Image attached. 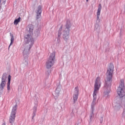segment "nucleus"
Wrapping results in <instances>:
<instances>
[{
    "mask_svg": "<svg viewBox=\"0 0 125 125\" xmlns=\"http://www.w3.org/2000/svg\"><path fill=\"white\" fill-rule=\"evenodd\" d=\"M38 108V103L35 104L34 106L33 107V113L32 114V121L34 122L35 119L34 118L36 117V115L37 114V108Z\"/></svg>",
    "mask_w": 125,
    "mask_h": 125,
    "instance_id": "11",
    "label": "nucleus"
},
{
    "mask_svg": "<svg viewBox=\"0 0 125 125\" xmlns=\"http://www.w3.org/2000/svg\"><path fill=\"white\" fill-rule=\"evenodd\" d=\"M100 123L101 124H102L103 123V117H101L100 119Z\"/></svg>",
    "mask_w": 125,
    "mask_h": 125,
    "instance_id": "20",
    "label": "nucleus"
},
{
    "mask_svg": "<svg viewBox=\"0 0 125 125\" xmlns=\"http://www.w3.org/2000/svg\"><path fill=\"white\" fill-rule=\"evenodd\" d=\"M24 42H25V43H28L29 45H27V46L24 48L23 51L24 59L22 62L25 66H28V65H29L28 56L29 55V52H30V49L32 48V46H33L34 44V39H31L30 36L27 35L25 36Z\"/></svg>",
    "mask_w": 125,
    "mask_h": 125,
    "instance_id": "3",
    "label": "nucleus"
},
{
    "mask_svg": "<svg viewBox=\"0 0 125 125\" xmlns=\"http://www.w3.org/2000/svg\"><path fill=\"white\" fill-rule=\"evenodd\" d=\"M114 64L110 63L108 64V68L106 72V80L104 84V88L105 91L104 92V96L105 98L110 97V93H111V85H112V79L113 78V74L114 73Z\"/></svg>",
    "mask_w": 125,
    "mask_h": 125,
    "instance_id": "1",
    "label": "nucleus"
},
{
    "mask_svg": "<svg viewBox=\"0 0 125 125\" xmlns=\"http://www.w3.org/2000/svg\"><path fill=\"white\" fill-rule=\"evenodd\" d=\"M102 8V6L101 5V4H99V6H98V9L97 10V21H98L99 20V17L100 16V13L101 12V9Z\"/></svg>",
    "mask_w": 125,
    "mask_h": 125,
    "instance_id": "14",
    "label": "nucleus"
},
{
    "mask_svg": "<svg viewBox=\"0 0 125 125\" xmlns=\"http://www.w3.org/2000/svg\"><path fill=\"white\" fill-rule=\"evenodd\" d=\"M17 110V104H15L12 109L11 114L9 119V123L11 125H13L14 124V122H15V118H16V113Z\"/></svg>",
    "mask_w": 125,
    "mask_h": 125,
    "instance_id": "6",
    "label": "nucleus"
},
{
    "mask_svg": "<svg viewBox=\"0 0 125 125\" xmlns=\"http://www.w3.org/2000/svg\"><path fill=\"white\" fill-rule=\"evenodd\" d=\"M65 28L63 31V38L64 41L66 42H68L69 40V35H70V28L72 27V24L69 20H67L65 25Z\"/></svg>",
    "mask_w": 125,
    "mask_h": 125,
    "instance_id": "4",
    "label": "nucleus"
},
{
    "mask_svg": "<svg viewBox=\"0 0 125 125\" xmlns=\"http://www.w3.org/2000/svg\"><path fill=\"white\" fill-rule=\"evenodd\" d=\"M55 63V52H53L46 62V69H50Z\"/></svg>",
    "mask_w": 125,
    "mask_h": 125,
    "instance_id": "5",
    "label": "nucleus"
},
{
    "mask_svg": "<svg viewBox=\"0 0 125 125\" xmlns=\"http://www.w3.org/2000/svg\"><path fill=\"white\" fill-rule=\"evenodd\" d=\"M95 31H96L97 32H100V25L98 23H96L95 25V28H94Z\"/></svg>",
    "mask_w": 125,
    "mask_h": 125,
    "instance_id": "17",
    "label": "nucleus"
},
{
    "mask_svg": "<svg viewBox=\"0 0 125 125\" xmlns=\"http://www.w3.org/2000/svg\"><path fill=\"white\" fill-rule=\"evenodd\" d=\"M61 90V89L60 88V86H58L56 89L55 93L53 94V96L55 97H55H58V96H59V93H60Z\"/></svg>",
    "mask_w": 125,
    "mask_h": 125,
    "instance_id": "13",
    "label": "nucleus"
},
{
    "mask_svg": "<svg viewBox=\"0 0 125 125\" xmlns=\"http://www.w3.org/2000/svg\"><path fill=\"white\" fill-rule=\"evenodd\" d=\"M79 86H76L74 89V94L73 95L74 104H75V103L77 102V100H78V98L79 97Z\"/></svg>",
    "mask_w": 125,
    "mask_h": 125,
    "instance_id": "9",
    "label": "nucleus"
},
{
    "mask_svg": "<svg viewBox=\"0 0 125 125\" xmlns=\"http://www.w3.org/2000/svg\"><path fill=\"white\" fill-rule=\"evenodd\" d=\"M33 31H34V25L32 24H28V26L26 27V32H27V33H29V34L30 35L27 34V35H25L24 37V38H25L24 40H25V39H26V36H29L31 40H33L34 42H35V40L32 38V36H31V35H33Z\"/></svg>",
    "mask_w": 125,
    "mask_h": 125,
    "instance_id": "7",
    "label": "nucleus"
},
{
    "mask_svg": "<svg viewBox=\"0 0 125 125\" xmlns=\"http://www.w3.org/2000/svg\"><path fill=\"white\" fill-rule=\"evenodd\" d=\"M101 85V82L100 81V78L97 77L95 81L94 89L93 93V101L91 105V112L90 114L89 124H92V121L94 118V106L96 104V99H97V93L100 86Z\"/></svg>",
    "mask_w": 125,
    "mask_h": 125,
    "instance_id": "2",
    "label": "nucleus"
},
{
    "mask_svg": "<svg viewBox=\"0 0 125 125\" xmlns=\"http://www.w3.org/2000/svg\"><path fill=\"white\" fill-rule=\"evenodd\" d=\"M62 29H63V25H61L59 29V32L58 34V38L57 39L58 43H59L60 42V37H61V35L62 34Z\"/></svg>",
    "mask_w": 125,
    "mask_h": 125,
    "instance_id": "12",
    "label": "nucleus"
},
{
    "mask_svg": "<svg viewBox=\"0 0 125 125\" xmlns=\"http://www.w3.org/2000/svg\"><path fill=\"white\" fill-rule=\"evenodd\" d=\"M89 0H86V2H87Z\"/></svg>",
    "mask_w": 125,
    "mask_h": 125,
    "instance_id": "24",
    "label": "nucleus"
},
{
    "mask_svg": "<svg viewBox=\"0 0 125 125\" xmlns=\"http://www.w3.org/2000/svg\"><path fill=\"white\" fill-rule=\"evenodd\" d=\"M5 1H6V0H5V1H3V3H4V4L5 3Z\"/></svg>",
    "mask_w": 125,
    "mask_h": 125,
    "instance_id": "22",
    "label": "nucleus"
},
{
    "mask_svg": "<svg viewBox=\"0 0 125 125\" xmlns=\"http://www.w3.org/2000/svg\"><path fill=\"white\" fill-rule=\"evenodd\" d=\"M10 37L11 38V42L10 43L9 46L12 45V43L14 42V36L12 33H10Z\"/></svg>",
    "mask_w": 125,
    "mask_h": 125,
    "instance_id": "16",
    "label": "nucleus"
},
{
    "mask_svg": "<svg viewBox=\"0 0 125 125\" xmlns=\"http://www.w3.org/2000/svg\"><path fill=\"white\" fill-rule=\"evenodd\" d=\"M71 114H72V115H73V114H74V111L73 110H72V112Z\"/></svg>",
    "mask_w": 125,
    "mask_h": 125,
    "instance_id": "23",
    "label": "nucleus"
},
{
    "mask_svg": "<svg viewBox=\"0 0 125 125\" xmlns=\"http://www.w3.org/2000/svg\"><path fill=\"white\" fill-rule=\"evenodd\" d=\"M42 5H40L37 9L36 11V20H38L42 17Z\"/></svg>",
    "mask_w": 125,
    "mask_h": 125,
    "instance_id": "10",
    "label": "nucleus"
},
{
    "mask_svg": "<svg viewBox=\"0 0 125 125\" xmlns=\"http://www.w3.org/2000/svg\"><path fill=\"white\" fill-rule=\"evenodd\" d=\"M7 77H6V73H3L2 78H1V82L0 84V90L2 91L3 89H4V87H5V82H6V79Z\"/></svg>",
    "mask_w": 125,
    "mask_h": 125,
    "instance_id": "8",
    "label": "nucleus"
},
{
    "mask_svg": "<svg viewBox=\"0 0 125 125\" xmlns=\"http://www.w3.org/2000/svg\"><path fill=\"white\" fill-rule=\"evenodd\" d=\"M11 81V76L10 75L8 76V82H7V90H10V82Z\"/></svg>",
    "mask_w": 125,
    "mask_h": 125,
    "instance_id": "15",
    "label": "nucleus"
},
{
    "mask_svg": "<svg viewBox=\"0 0 125 125\" xmlns=\"http://www.w3.org/2000/svg\"><path fill=\"white\" fill-rule=\"evenodd\" d=\"M50 73H51V71L50 69H48L46 72V76L48 77L50 75Z\"/></svg>",
    "mask_w": 125,
    "mask_h": 125,
    "instance_id": "19",
    "label": "nucleus"
},
{
    "mask_svg": "<svg viewBox=\"0 0 125 125\" xmlns=\"http://www.w3.org/2000/svg\"><path fill=\"white\" fill-rule=\"evenodd\" d=\"M20 20H21V17H19L18 19L15 20L14 21V25H17V24L19 23V21H20Z\"/></svg>",
    "mask_w": 125,
    "mask_h": 125,
    "instance_id": "18",
    "label": "nucleus"
},
{
    "mask_svg": "<svg viewBox=\"0 0 125 125\" xmlns=\"http://www.w3.org/2000/svg\"><path fill=\"white\" fill-rule=\"evenodd\" d=\"M0 2H1V0H0Z\"/></svg>",
    "mask_w": 125,
    "mask_h": 125,
    "instance_id": "25",
    "label": "nucleus"
},
{
    "mask_svg": "<svg viewBox=\"0 0 125 125\" xmlns=\"http://www.w3.org/2000/svg\"><path fill=\"white\" fill-rule=\"evenodd\" d=\"M123 106H124V105L122 104H120L119 107V108H121V107H123Z\"/></svg>",
    "mask_w": 125,
    "mask_h": 125,
    "instance_id": "21",
    "label": "nucleus"
}]
</instances>
